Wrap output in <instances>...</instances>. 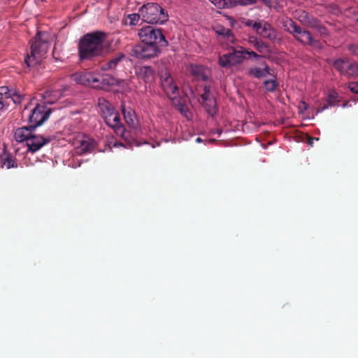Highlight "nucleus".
Here are the masks:
<instances>
[{"label":"nucleus","instance_id":"37","mask_svg":"<svg viewBox=\"0 0 358 358\" xmlns=\"http://www.w3.org/2000/svg\"><path fill=\"white\" fill-rule=\"evenodd\" d=\"M238 6H247L256 3L255 0H237Z\"/></svg>","mask_w":358,"mask_h":358},{"label":"nucleus","instance_id":"47","mask_svg":"<svg viewBox=\"0 0 358 358\" xmlns=\"http://www.w3.org/2000/svg\"><path fill=\"white\" fill-rule=\"evenodd\" d=\"M120 146H124L123 143L115 140V142L113 143V147L116 148Z\"/></svg>","mask_w":358,"mask_h":358},{"label":"nucleus","instance_id":"6","mask_svg":"<svg viewBox=\"0 0 358 358\" xmlns=\"http://www.w3.org/2000/svg\"><path fill=\"white\" fill-rule=\"evenodd\" d=\"M229 51L228 53L219 57L218 63L223 68H230L238 65L245 59V48L243 47H240L239 49L230 47Z\"/></svg>","mask_w":358,"mask_h":358},{"label":"nucleus","instance_id":"44","mask_svg":"<svg viewBox=\"0 0 358 358\" xmlns=\"http://www.w3.org/2000/svg\"><path fill=\"white\" fill-rule=\"evenodd\" d=\"M259 41L257 40V38L255 37V36H250L249 37V43H251L252 45H253V46L255 47V44L256 43H259Z\"/></svg>","mask_w":358,"mask_h":358},{"label":"nucleus","instance_id":"16","mask_svg":"<svg viewBox=\"0 0 358 358\" xmlns=\"http://www.w3.org/2000/svg\"><path fill=\"white\" fill-rule=\"evenodd\" d=\"M95 141L88 136H83L81 139L77 140L76 143V152L79 155L90 153L95 148Z\"/></svg>","mask_w":358,"mask_h":358},{"label":"nucleus","instance_id":"27","mask_svg":"<svg viewBox=\"0 0 358 358\" xmlns=\"http://www.w3.org/2000/svg\"><path fill=\"white\" fill-rule=\"evenodd\" d=\"M263 85L266 91L268 92H274L278 87V83L275 79L266 80Z\"/></svg>","mask_w":358,"mask_h":358},{"label":"nucleus","instance_id":"25","mask_svg":"<svg viewBox=\"0 0 358 358\" xmlns=\"http://www.w3.org/2000/svg\"><path fill=\"white\" fill-rule=\"evenodd\" d=\"M215 32L217 34L220 36H222L223 37L226 38L227 40H229L231 42H233L234 41V35L233 34V32L231 29L228 28H225L222 26H219L216 27Z\"/></svg>","mask_w":358,"mask_h":358},{"label":"nucleus","instance_id":"51","mask_svg":"<svg viewBox=\"0 0 358 358\" xmlns=\"http://www.w3.org/2000/svg\"><path fill=\"white\" fill-rule=\"evenodd\" d=\"M357 21H358V18H357Z\"/></svg>","mask_w":358,"mask_h":358},{"label":"nucleus","instance_id":"1","mask_svg":"<svg viewBox=\"0 0 358 358\" xmlns=\"http://www.w3.org/2000/svg\"><path fill=\"white\" fill-rule=\"evenodd\" d=\"M107 36L108 34L102 31H94L83 36L78 45L80 61H91L103 55Z\"/></svg>","mask_w":358,"mask_h":358},{"label":"nucleus","instance_id":"35","mask_svg":"<svg viewBox=\"0 0 358 358\" xmlns=\"http://www.w3.org/2000/svg\"><path fill=\"white\" fill-rule=\"evenodd\" d=\"M219 9H224V0H208Z\"/></svg>","mask_w":358,"mask_h":358},{"label":"nucleus","instance_id":"24","mask_svg":"<svg viewBox=\"0 0 358 358\" xmlns=\"http://www.w3.org/2000/svg\"><path fill=\"white\" fill-rule=\"evenodd\" d=\"M101 77L102 90H108L110 87L116 85L117 84V79L109 74H103L101 75Z\"/></svg>","mask_w":358,"mask_h":358},{"label":"nucleus","instance_id":"11","mask_svg":"<svg viewBox=\"0 0 358 358\" xmlns=\"http://www.w3.org/2000/svg\"><path fill=\"white\" fill-rule=\"evenodd\" d=\"M202 99V105L208 114L210 116H214L217 111V103L210 92V87L205 86L203 88V93L201 95Z\"/></svg>","mask_w":358,"mask_h":358},{"label":"nucleus","instance_id":"32","mask_svg":"<svg viewBox=\"0 0 358 358\" xmlns=\"http://www.w3.org/2000/svg\"><path fill=\"white\" fill-rule=\"evenodd\" d=\"M237 6V0H224V9L233 8Z\"/></svg>","mask_w":358,"mask_h":358},{"label":"nucleus","instance_id":"29","mask_svg":"<svg viewBox=\"0 0 358 358\" xmlns=\"http://www.w3.org/2000/svg\"><path fill=\"white\" fill-rule=\"evenodd\" d=\"M311 28L316 29L322 37H327L329 35L327 27L322 25L318 20H316L315 27H312Z\"/></svg>","mask_w":358,"mask_h":358},{"label":"nucleus","instance_id":"36","mask_svg":"<svg viewBox=\"0 0 358 358\" xmlns=\"http://www.w3.org/2000/svg\"><path fill=\"white\" fill-rule=\"evenodd\" d=\"M262 1L270 8H275L278 4V0H262Z\"/></svg>","mask_w":358,"mask_h":358},{"label":"nucleus","instance_id":"31","mask_svg":"<svg viewBox=\"0 0 358 358\" xmlns=\"http://www.w3.org/2000/svg\"><path fill=\"white\" fill-rule=\"evenodd\" d=\"M15 103H20L22 100V95L16 91H12L11 96H10Z\"/></svg>","mask_w":358,"mask_h":358},{"label":"nucleus","instance_id":"7","mask_svg":"<svg viewBox=\"0 0 358 358\" xmlns=\"http://www.w3.org/2000/svg\"><path fill=\"white\" fill-rule=\"evenodd\" d=\"M52 112L50 108L45 104H37L29 115L28 120L30 127L36 129L46 121Z\"/></svg>","mask_w":358,"mask_h":358},{"label":"nucleus","instance_id":"15","mask_svg":"<svg viewBox=\"0 0 358 358\" xmlns=\"http://www.w3.org/2000/svg\"><path fill=\"white\" fill-rule=\"evenodd\" d=\"M161 85L170 99H173L178 94V88L169 73H165L162 76Z\"/></svg>","mask_w":358,"mask_h":358},{"label":"nucleus","instance_id":"39","mask_svg":"<svg viewBox=\"0 0 358 358\" xmlns=\"http://www.w3.org/2000/svg\"><path fill=\"white\" fill-rule=\"evenodd\" d=\"M178 110L182 114L184 115L185 116H187V113L189 112V110L187 108V107L185 105V104H182V103H180L178 106Z\"/></svg>","mask_w":358,"mask_h":358},{"label":"nucleus","instance_id":"10","mask_svg":"<svg viewBox=\"0 0 358 358\" xmlns=\"http://www.w3.org/2000/svg\"><path fill=\"white\" fill-rule=\"evenodd\" d=\"M104 120L107 125L113 129L117 135L125 140L128 139V133L121 123L120 114L117 111L113 113L110 116H106Z\"/></svg>","mask_w":358,"mask_h":358},{"label":"nucleus","instance_id":"21","mask_svg":"<svg viewBox=\"0 0 358 358\" xmlns=\"http://www.w3.org/2000/svg\"><path fill=\"white\" fill-rule=\"evenodd\" d=\"M268 74L275 77L274 73L271 72V70L268 65H265L264 69L253 67L248 70V75L256 78H264Z\"/></svg>","mask_w":358,"mask_h":358},{"label":"nucleus","instance_id":"40","mask_svg":"<svg viewBox=\"0 0 358 358\" xmlns=\"http://www.w3.org/2000/svg\"><path fill=\"white\" fill-rule=\"evenodd\" d=\"M246 55H248L249 57H252L255 58V59H258L262 57L261 55L257 54L255 52L249 51L245 48V56L246 57Z\"/></svg>","mask_w":358,"mask_h":358},{"label":"nucleus","instance_id":"22","mask_svg":"<svg viewBox=\"0 0 358 358\" xmlns=\"http://www.w3.org/2000/svg\"><path fill=\"white\" fill-rule=\"evenodd\" d=\"M91 78L92 73L87 71L77 72L71 75V78L73 80L80 85L85 86H89Z\"/></svg>","mask_w":358,"mask_h":358},{"label":"nucleus","instance_id":"13","mask_svg":"<svg viewBox=\"0 0 358 358\" xmlns=\"http://www.w3.org/2000/svg\"><path fill=\"white\" fill-rule=\"evenodd\" d=\"M50 141L51 138L50 137H43V136L32 133L26 143L28 148L27 152L34 153L50 143Z\"/></svg>","mask_w":358,"mask_h":358},{"label":"nucleus","instance_id":"17","mask_svg":"<svg viewBox=\"0 0 358 358\" xmlns=\"http://www.w3.org/2000/svg\"><path fill=\"white\" fill-rule=\"evenodd\" d=\"M294 17L299 21L303 26L311 28L315 27L316 20H317L307 11L303 9H298L294 11Z\"/></svg>","mask_w":358,"mask_h":358},{"label":"nucleus","instance_id":"28","mask_svg":"<svg viewBox=\"0 0 358 358\" xmlns=\"http://www.w3.org/2000/svg\"><path fill=\"white\" fill-rule=\"evenodd\" d=\"M98 105L100 108L101 115L113 108L112 104L104 99H99Z\"/></svg>","mask_w":358,"mask_h":358},{"label":"nucleus","instance_id":"14","mask_svg":"<svg viewBox=\"0 0 358 358\" xmlns=\"http://www.w3.org/2000/svg\"><path fill=\"white\" fill-rule=\"evenodd\" d=\"M135 74L138 79L143 80L145 84L152 85L155 80V71L150 66H141L135 68Z\"/></svg>","mask_w":358,"mask_h":358},{"label":"nucleus","instance_id":"30","mask_svg":"<svg viewBox=\"0 0 358 358\" xmlns=\"http://www.w3.org/2000/svg\"><path fill=\"white\" fill-rule=\"evenodd\" d=\"M141 17V15H140L139 12H138V13L129 14L128 15V18L129 20V24L130 25H136L138 23Z\"/></svg>","mask_w":358,"mask_h":358},{"label":"nucleus","instance_id":"19","mask_svg":"<svg viewBox=\"0 0 358 358\" xmlns=\"http://www.w3.org/2000/svg\"><path fill=\"white\" fill-rule=\"evenodd\" d=\"M121 110L128 126L131 128H136L138 124V120L134 110L131 108H126L124 104H122Z\"/></svg>","mask_w":358,"mask_h":358},{"label":"nucleus","instance_id":"8","mask_svg":"<svg viewBox=\"0 0 358 358\" xmlns=\"http://www.w3.org/2000/svg\"><path fill=\"white\" fill-rule=\"evenodd\" d=\"M160 48L157 45L141 43L134 45L131 50V55L139 59H150L157 56Z\"/></svg>","mask_w":358,"mask_h":358},{"label":"nucleus","instance_id":"43","mask_svg":"<svg viewBox=\"0 0 358 358\" xmlns=\"http://www.w3.org/2000/svg\"><path fill=\"white\" fill-rule=\"evenodd\" d=\"M350 51L355 55L358 56V45H353L350 47Z\"/></svg>","mask_w":358,"mask_h":358},{"label":"nucleus","instance_id":"46","mask_svg":"<svg viewBox=\"0 0 358 358\" xmlns=\"http://www.w3.org/2000/svg\"><path fill=\"white\" fill-rule=\"evenodd\" d=\"M299 108L300 109L306 110L308 108V104L306 102H304V101H301L300 103Z\"/></svg>","mask_w":358,"mask_h":358},{"label":"nucleus","instance_id":"45","mask_svg":"<svg viewBox=\"0 0 358 358\" xmlns=\"http://www.w3.org/2000/svg\"><path fill=\"white\" fill-rule=\"evenodd\" d=\"M115 111H116L113 108H111V110H110L109 111H107L106 112V113H103L101 115V116L103 117V118L105 120L106 119V116H110L113 113H114Z\"/></svg>","mask_w":358,"mask_h":358},{"label":"nucleus","instance_id":"20","mask_svg":"<svg viewBox=\"0 0 358 358\" xmlns=\"http://www.w3.org/2000/svg\"><path fill=\"white\" fill-rule=\"evenodd\" d=\"M34 129L29 127H23L18 128L15 130L14 136L16 141L22 143L25 141L27 142V140L29 138L31 135L32 130Z\"/></svg>","mask_w":358,"mask_h":358},{"label":"nucleus","instance_id":"18","mask_svg":"<svg viewBox=\"0 0 358 358\" xmlns=\"http://www.w3.org/2000/svg\"><path fill=\"white\" fill-rule=\"evenodd\" d=\"M127 59L126 55L122 52H118L108 62L101 65V70L103 71H114L117 67L120 65Z\"/></svg>","mask_w":358,"mask_h":358},{"label":"nucleus","instance_id":"48","mask_svg":"<svg viewBox=\"0 0 358 358\" xmlns=\"http://www.w3.org/2000/svg\"><path fill=\"white\" fill-rule=\"evenodd\" d=\"M341 106H342L343 108H345V107H348V106H351V104H350V102H349V101H345V102H344V103L341 105Z\"/></svg>","mask_w":358,"mask_h":358},{"label":"nucleus","instance_id":"12","mask_svg":"<svg viewBox=\"0 0 358 358\" xmlns=\"http://www.w3.org/2000/svg\"><path fill=\"white\" fill-rule=\"evenodd\" d=\"M255 31L262 38L275 41L277 38L275 29L267 22L260 20L255 24Z\"/></svg>","mask_w":358,"mask_h":358},{"label":"nucleus","instance_id":"50","mask_svg":"<svg viewBox=\"0 0 358 358\" xmlns=\"http://www.w3.org/2000/svg\"><path fill=\"white\" fill-rule=\"evenodd\" d=\"M196 142H201V138L198 137V138L196 139Z\"/></svg>","mask_w":358,"mask_h":358},{"label":"nucleus","instance_id":"2","mask_svg":"<svg viewBox=\"0 0 358 358\" xmlns=\"http://www.w3.org/2000/svg\"><path fill=\"white\" fill-rule=\"evenodd\" d=\"M49 47L48 34L46 32L38 31L31 42L30 54L24 59L27 66H33L39 63L48 52Z\"/></svg>","mask_w":358,"mask_h":358},{"label":"nucleus","instance_id":"42","mask_svg":"<svg viewBox=\"0 0 358 358\" xmlns=\"http://www.w3.org/2000/svg\"><path fill=\"white\" fill-rule=\"evenodd\" d=\"M255 24H258V22H254L253 20H247L245 22V26L247 27H252L253 28V29L255 30Z\"/></svg>","mask_w":358,"mask_h":358},{"label":"nucleus","instance_id":"5","mask_svg":"<svg viewBox=\"0 0 358 358\" xmlns=\"http://www.w3.org/2000/svg\"><path fill=\"white\" fill-rule=\"evenodd\" d=\"M138 35L142 43L157 45L158 48L168 45V41L160 29L152 26H145L138 31Z\"/></svg>","mask_w":358,"mask_h":358},{"label":"nucleus","instance_id":"3","mask_svg":"<svg viewBox=\"0 0 358 358\" xmlns=\"http://www.w3.org/2000/svg\"><path fill=\"white\" fill-rule=\"evenodd\" d=\"M284 29L292 34L299 43L311 46L314 49L322 50V43L314 38L310 31L303 29L292 19H288L283 23Z\"/></svg>","mask_w":358,"mask_h":358},{"label":"nucleus","instance_id":"33","mask_svg":"<svg viewBox=\"0 0 358 358\" xmlns=\"http://www.w3.org/2000/svg\"><path fill=\"white\" fill-rule=\"evenodd\" d=\"M13 90H10L8 87L3 86L0 87V94L4 95L6 98H10L11 96V92Z\"/></svg>","mask_w":358,"mask_h":358},{"label":"nucleus","instance_id":"38","mask_svg":"<svg viewBox=\"0 0 358 358\" xmlns=\"http://www.w3.org/2000/svg\"><path fill=\"white\" fill-rule=\"evenodd\" d=\"M4 164H6L8 169L17 167V164L15 163V162L10 157H7L5 159Z\"/></svg>","mask_w":358,"mask_h":358},{"label":"nucleus","instance_id":"4","mask_svg":"<svg viewBox=\"0 0 358 358\" xmlns=\"http://www.w3.org/2000/svg\"><path fill=\"white\" fill-rule=\"evenodd\" d=\"M142 20L148 24H162L169 20V15L157 3L150 2L139 8Z\"/></svg>","mask_w":358,"mask_h":358},{"label":"nucleus","instance_id":"23","mask_svg":"<svg viewBox=\"0 0 358 358\" xmlns=\"http://www.w3.org/2000/svg\"><path fill=\"white\" fill-rule=\"evenodd\" d=\"M338 93L335 91H331L327 97V104L324 105L320 109V111H324L329 106H336L338 105L339 100L338 99Z\"/></svg>","mask_w":358,"mask_h":358},{"label":"nucleus","instance_id":"41","mask_svg":"<svg viewBox=\"0 0 358 358\" xmlns=\"http://www.w3.org/2000/svg\"><path fill=\"white\" fill-rule=\"evenodd\" d=\"M348 87L352 92L358 94V83H350Z\"/></svg>","mask_w":358,"mask_h":358},{"label":"nucleus","instance_id":"34","mask_svg":"<svg viewBox=\"0 0 358 358\" xmlns=\"http://www.w3.org/2000/svg\"><path fill=\"white\" fill-rule=\"evenodd\" d=\"M255 48L260 53H263L264 50L267 48L266 44L263 42L259 41V43H256L255 44Z\"/></svg>","mask_w":358,"mask_h":358},{"label":"nucleus","instance_id":"49","mask_svg":"<svg viewBox=\"0 0 358 358\" xmlns=\"http://www.w3.org/2000/svg\"><path fill=\"white\" fill-rule=\"evenodd\" d=\"M4 106L3 103L0 100V110L2 109Z\"/></svg>","mask_w":358,"mask_h":358},{"label":"nucleus","instance_id":"26","mask_svg":"<svg viewBox=\"0 0 358 358\" xmlns=\"http://www.w3.org/2000/svg\"><path fill=\"white\" fill-rule=\"evenodd\" d=\"M101 85L102 83L101 75L92 73V78H90V83L89 84V86L93 88L102 90Z\"/></svg>","mask_w":358,"mask_h":358},{"label":"nucleus","instance_id":"9","mask_svg":"<svg viewBox=\"0 0 358 358\" xmlns=\"http://www.w3.org/2000/svg\"><path fill=\"white\" fill-rule=\"evenodd\" d=\"M332 65L337 71L344 76L351 78L358 76V64L348 59H337Z\"/></svg>","mask_w":358,"mask_h":358}]
</instances>
